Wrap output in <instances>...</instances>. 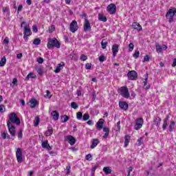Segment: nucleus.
Returning a JSON list of instances; mask_svg holds the SVG:
<instances>
[{
    "mask_svg": "<svg viewBox=\"0 0 176 176\" xmlns=\"http://www.w3.org/2000/svg\"><path fill=\"white\" fill-rule=\"evenodd\" d=\"M47 47L50 50L54 49V47L60 49V47H61V43H59L58 40L56 38H48Z\"/></svg>",
    "mask_w": 176,
    "mask_h": 176,
    "instance_id": "f257e3e1",
    "label": "nucleus"
},
{
    "mask_svg": "<svg viewBox=\"0 0 176 176\" xmlns=\"http://www.w3.org/2000/svg\"><path fill=\"white\" fill-rule=\"evenodd\" d=\"M8 116L9 120L7 121V123H10V124H16V126H20L21 121L20 120V118L17 117V114H16V113H11Z\"/></svg>",
    "mask_w": 176,
    "mask_h": 176,
    "instance_id": "f03ea898",
    "label": "nucleus"
},
{
    "mask_svg": "<svg viewBox=\"0 0 176 176\" xmlns=\"http://www.w3.org/2000/svg\"><path fill=\"white\" fill-rule=\"evenodd\" d=\"M118 91L124 98H130V92H129V88L127 87H121L118 89Z\"/></svg>",
    "mask_w": 176,
    "mask_h": 176,
    "instance_id": "7ed1b4c3",
    "label": "nucleus"
},
{
    "mask_svg": "<svg viewBox=\"0 0 176 176\" xmlns=\"http://www.w3.org/2000/svg\"><path fill=\"white\" fill-rule=\"evenodd\" d=\"M32 35V32H31V29L30 28V25H25L24 27L23 31V39L25 42L28 41V36H31Z\"/></svg>",
    "mask_w": 176,
    "mask_h": 176,
    "instance_id": "20e7f679",
    "label": "nucleus"
},
{
    "mask_svg": "<svg viewBox=\"0 0 176 176\" xmlns=\"http://www.w3.org/2000/svg\"><path fill=\"white\" fill-rule=\"evenodd\" d=\"M176 13V8H170L166 14V19H168L169 23H173L174 21V16Z\"/></svg>",
    "mask_w": 176,
    "mask_h": 176,
    "instance_id": "39448f33",
    "label": "nucleus"
},
{
    "mask_svg": "<svg viewBox=\"0 0 176 176\" xmlns=\"http://www.w3.org/2000/svg\"><path fill=\"white\" fill-rule=\"evenodd\" d=\"M7 126L10 135L16 137V126L13 124H10V122H7Z\"/></svg>",
    "mask_w": 176,
    "mask_h": 176,
    "instance_id": "423d86ee",
    "label": "nucleus"
},
{
    "mask_svg": "<svg viewBox=\"0 0 176 176\" xmlns=\"http://www.w3.org/2000/svg\"><path fill=\"white\" fill-rule=\"evenodd\" d=\"M168 47L166 45L162 46L158 43L155 44V50L158 54L163 53V50H167Z\"/></svg>",
    "mask_w": 176,
    "mask_h": 176,
    "instance_id": "0eeeda50",
    "label": "nucleus"
},
{
    "mask_svg": "<svg viewBox=\"0 0 176 176\" xmlns=\"http://www.w3.org/2000/svg\"><path fill=\"white\" fill-rule=\"evenodd\" d=\"M127 76L130 80H136L138 78V74H137V72L132 70L128 72Z\"/></svg>",
    "mask_w": 176,
    "mask_h": 176,
    "instance_id": "6e6552de",
    "label": "nucleus"
},
{
    "mask_svg": "<svg viewBox=\"0 0 176 176\" xmlns=\"http://www.w3.org/2000/svg\"><path fill=\"white\" fill-rule=\"evenodd\" d=\"M16 157L18 163H21V162H23V151L21 148L16 149Z\"/></svg>",
    "mask_w": 176,
    "mask_h": 176,
    "instance_id": "1a4fd4ad",
    "label": "nucleus"
},
{
    "mask_svg": "<svg viewBox=\"0 0 176 176\" xmlns=\"http://www.w3.org/2000/svg\"><path fill=\"white\" fill-rule=\"evenodd\" d=\"M65 141L69 142L70 145H75L76 143V139L72 135H66L64 137Z\"/></svg>",
    "mask_w": 176,
    "mask_h": 176,
    "instance_id": "9d476101",
    "label": "nucleus"
},
{
    "mask_svg": "<svg viewBox=\"0 0 176 176\" xmlns=\"http://www.w3.org/2000/svg\"><path fill=\"white\" fill-rule=\"evenodd\" d=\"M144 124V119L142 118H139L136 120L135 124V130H140Z\"/></svg>",
    "mask_w": 176,
    "mask_h": 176,
    "instance_id": "9b49d317",
    "label": "nucleus"
},
{
    "mask_svg": "<svg viewBox=\"0 0 176 176\" xmlns=\"http://www.w3.org/2000/svg\"><path fill=\"white\" fill-rule=\"evenodd\" d=\"M148 74H144V78L143 79L142 85L143 89L145 90H149L151 89V85H148Z\"/></svg>",
    "mask_w": 176,
    "mask_h": 176,
    "instance_id": "f8f14e48",
    "label": "nucleus"
},
{
    "mask_svg": "<svg viewBox=\"0 0 176 176\" xmlns=\"http://www.w3.org/2000/svg\"><path fill=\"white\" fill-rule=\"evenodd\" d=\"M107 10L110 14H115V13H116V6L113 3H111L107 6Z\"/></svg>",
    "mask_w": 176,
    "mask_h": 176,
    "instance_id": "ddd939ff",
    "label": "nucleus"
},
{
    "mask_svg": "<svg viewBox=\"0 0 176 176\" xmlns=\"http://www.w3.org/2000/svg\"><path fill=\"white\" fill-rule=\"evenodd\" d=\"M79 28V26H78V22L76 21H72V22L70 23V31L73 34Z\"/></svg>",
    "mask_w": 176,
    "mask_h": 176,
    "instance_id": "4468645a",
    "label": "nucleus"
},
{
    "mask_svg": "<svg viewBox=\"0 0 176 176\" xmlns=\"http://www.w3.org/2000/svg\"><path fill=\"white\" fill-rule=\"evenodd\" d=\"M104 122V119L100 118V119H99L98 122L96 124V127L97 130H98L99 131H100V130H102V129H104V127H103Z\"/></svg>",
    "mask_w": 176,
    "mask_h": 176,
    "instance_id": "2eb2a0df",
    "label": "nucleus"
},
{
    "mask_svg": "<svg viewBox=\"0 0 176 176\" xmlns=\"http://www.w3.org/2000/svg\"><path fill=\"white\" fill-rule=\"evenodd\" d=\"M153 124H155V126H156V127L157 129H159V127H160V123L162 122V118H160V117L159 116H156L153 118Z\"/></svg>",
    "mask_w": 176,
    "mask_h": 176,
    "instance_id": "dca6fc26",
    "label": "nucleus"
},
{
    "mask_svg": "<svg viewBox=\"0 0 176 176\" xmlns=\"http://www.w3.org/2000/svg\"><path fill=\"white\" fill-rule=\"evenodd\" d=\"M85 25H84V32H87V31H91V26L90 25V22L89 21L88 19H85Z\"/></svg>",
    "mask_w": 176,
    "mask_h": 176,
    "instance_id": "f3484780",
    "label": "nucleus"
},
{
    "mask_svg": "<svg viewBox=\"0 0 176 176\" xmlns=\"http://www.w3.org/2000/svg\"><path fill=\"white\" fill-rule=\"evenodd\" d=\"M119 107L123 111H127V109H129V104L126 102H119Z\"/></svg>",
    "mask_w": 176,
    "mask_h": 176,
    "instance_id": "a211bd4d",
    "label": "nucleus"
},
{
    "mask_svg": "<svg viewBox=\"0 0 176 176\" xmlns=\"http://www.w3.org/2000/svg\"><path fill=\"white\" fill-rule=\"evenodd\" d=\"M64 67H65V63H64V62H61L60 63L58 64L54 70L55 74H58V72H60V71H61Z\"/></svg>",
    "mask_w": 176,
    "mask_h": 176,
    "instance_id": "6ab92c4d",
    "label": "nucleus"
},
{
    "mask_svg": "<svg viewBox=\"0 0 176 176\" xmlns=\"http://www.w3.org/2000/svg\"><path fill=\"white\" fill-rule=\"evenodd\" d=\"M132 28H133V30H136V31H142V26H141V25H140L137 22H133L132 24Z\"/></svg>",
    "mask_w": 176,
    "mask_h": 176,
    "instance_id": "aec40b11",
    "label": "nucleus"
},
{
    "mask_svg": "<svg viewBox=\"0 0 176 176\" xmlns=\"http://www.w3.org/2000/svg\"><path fill=\"white\" fill-rule=\"evenodd\" d=\"M35 69L39 76H43V74H45V69H43V67L41 66H37L36 67H35Z\"/></svg>",
    "mask_w": 176,
    "mask_h": 176,
    "instance_id": "412c9836",
    "label": "nucleus"
},
{
    "mask_svg": "<svg viewBox=\"0 0 176 176\" xmlns=\"http://www.w3.org/2000/svg\"><path fill=\"white\" fill-rule=\"evenodd\" d=\"M119 52V45L114 44L112 47V52L113 57H116V53Z\"/></svg>",
    "mask_w": 176,
    "mask_h": 176,
    "instance_id": "4be33fe9",
    "label": "nucleus"
},
{
    "mask_svg": "<svg viewBox=\"0 0 176 176\" xmlns=\"http://www.w3.org/2000/svg\"><path fill=\"white\" fill-rule=\"evenodd\" d=\"M52 134H53V127H52V126L50 125L47 126V129L45 133V135L46 137H50Z\"/></svg>",
    "mask_w": 176,
    "mask_h": 176,
    "instance_id": "5701e85b",
    "label": "nucleus"
},
{
    "mask_svg": "<svg viewBox=\"0 0 176 176\" xmlns=\"http://www.w3.org/2000/svg\"><path fill=\"white\" fill-rule=\"evenodd\" d=\"M102 129H103V131L104 133V134L103 135V138L104 140H107L108 138V136L109 135V128H108L107 126H104Z\"/></svg>",
    "mask_w": 176,
    "mask_h": 176,
    "instance_id": "b1692460",
    "label": "nucleus"
},
{
    "mask_svg": "<svg viewBox=\"0 0 176 176\" xmlns=\"http://www.w3.org/2000/svg\"><path fill=\"white\" fill-rule=\"evenodd\" d=\"M51 115L54 120H58V118H60V113H58L57 111H52Z\"/></svg>",
    "mask_w": 176,
    "mask_h": 176,
    "instance_id": "393cba45",
    "label": "nucleus"
},
{
    "mask_svg": "<svg viewBox=\"0 0 176 176\" xmlns=\"http://www.w3.org/2000/svg\"><path fill=\"white\" fill-rule=\"evenodd\" d=\"M100 144V140L98 139H94L92 144L91 145V149H94Z\"/></svg>",
    "mask_w": 176,
    "mask_h": 176,
    "instance_id": "a878e982",
    "label": "nucleus"
},
{
    "mask_svg": "<svg viewBox=\"0 0 176 176\" xmlns=\"http://www.w3.org/2000/svg\"><path fill=\"white\" fill-rule=\"evenodd\" d=\"M130 135H126L124 137V147L129 146V144L130 143Z\"/></svg>",
    "mask_w": 176,
    "mask_h": 176,
    "instance_id": "bb28decb",
    "label": "nucleus"
},
{
    "mask_svg": "<svg viewBox=\"0 0 176 176\" xmlns=\"http://www.w3.org/2000/svg\"><path fill=\"white\" fill-rule=\"evenodd\" d=\"M98 20L100 21H103V23H107V16H104L102 14H98Z\"/></svg>",
    "mask_w": 176,
    "mask_h": 176,
    "instance_id": "cd10ccee",
    "label": "nucleus"
},
{
    "mask_svg": "<svg viewBox=\"0 0 176 176\" xmlns=\"http://www.w3.org/2000/svg\"><path fill=\"white\" fill-rule=\"evenodd\" d=\"M30 108H35V107H36V104H38V101H36V99L30 100Z\"/></svg>",
    "mask_w": 176,
    "mask_h": 176,
    "instance_id": "c85d7f7f",
    "label": "nucleus"
},
{
    "mask_svg": "<svg viewBox=\"0 0 176 176\" xmlns=\"http://www.w3.org/2000/svg\"><path fill=\"white\" fill-rule=\"evenodd\" d=\"M103 171H104V173H105V174L107 175H108V174H111L112 173V170H111V168H109V167H108V166L104 167Z\"/></svg>",
    "mask_w": 176,
    "mask_h": 176,
    "instance_id": "c756f323",
    "label": "nucleus"
},
{
    "mask_svg": "<svg viewBox=\"0 0 176 176\" xmlns=\"http://www.w3.org/2000/svg\"><path fill=\"white\" fill-rule=\"evenodd\" d=\"M32 78V79H35L36 78V76H35L33 73H30L25 78V80H30V78Z\"/></svg>",
    "mask_w": 176,
    "mask_h": 176,
    "instance_id": "7c9ffc66",
    "label": "nucleus"
},
{
    "mask_svg": "<svg viewBox=\"0 0 176 176\" xmlns=\"http://www.w3.org/2000/svg\"><path fill=\"white\" fill-rule=\"evenodd\" d=\"M108 45V42L105 39L102 40L101 46L103 49H107V46Z\"/></svg>",
    "mask_w": 176,
    "mask_h": 176,
    "instance_id": "2f4dec72",
    "label": "nucleus"
},
{
    "mask_svg": "<svg viewBox=\"0 0 176 176\" xmlns=\"http://www.w3.org/2000/svg\"><path fill=\"white\" fill-rule=\"evenodd\" d=\"M5 64H6V57L3 56L0 60V67H5Z\"/></svg>",
    "mask_w": 176,
    "mask_h": 176,
    "instance_id": "473e14b6",
    "label": "nucleus"
},
{
    "mask_svg": "<svg viewBox=\"0 0 176 176\" xmlns=\"http://www.w3.org/2000/svg\"><path fill=\"white\" fill-rule=\"evenodd\" d=\"M175 126V122L171 121L170 124L169 125V131L171 133L173 130H174V127Z\"/></svg>",
    "mask_w": 176,
    "mask_h": 176,
    "instance_id": "72a5a7b5",
    "label": "nucleus"
},
{
    "mask_svg": "<svg viewBox=\"0 0 176 176\" xmlns=\"http://www.w3.org/2000/svg\"><path fill=\"white\" fill-rule=\"evenodd\" d=\"M137 145L138 146H141L142 144H144V138L140 137L138 140H137Z\"/></svg>",
    "mask_w": 176,
    "mask_h": 176,
    "instance_id": "f704fd0d",
    "label": "nucleus"
},
{
    "mask_svg": "<svg viewBox=\"0 0 176 176\" xmlns=\"http://www.w3.org/2000/svg\"><path fill=\"white\" fill-rule=\"evenodd\" d=\"M70 106L72 108H73V109H78V108H79V106L75 102H72Z\"/></svg>",
    "mask_w": 176,
    "mask_h": 176,
    "instance_id": "c9c22d12",
    "label": "nucleus"
},
{
    "mask_svg": "<svg viewBox=\"0 0 176 176\" xmlns=\"http://www.w3.org/2000/svg\"><path fill=\"white\" fill-rule=\"evenodd\" d=\"M98 168V164L94 166L91 169V175L94 176V173H96V170Z\"/></svg>",
    "mask_w": 176,
    "mask_h": 176,
    "instance_id": "e433bc0d",
    "label": "nucleus"
},
{
    "mask_svg": "<svg viewBox=\"0 0 176 176\" xmlns=\"http://www.w3.org/2000/svg\"><path fill=\"white\" fill-rule=\"evenodd\" d=\"M39 122H41V118H39V117H36L34 121L35 127L39 124Z\"/></svg>",
    "mask_w": 176,
    "mask_h": 176,
    "instance_id": "4c0bfd02",
    "label": "nucleus"
},
{
    "mask_svg": "<svg viewBox=\"0 0 176 176\" xmlns=\"http://www.w3.org/2000/svg\"><path fill=\"white\" fill-rule=\"evenodd\" d=\"M48 30L50 34H52V32H54V31L56 30V27L54 26V25H52L51 26L49 27Z\"/></svg>",
    "mask_w": 176,
    "mask_h": 176,
    "instance_id": "58836bf2",
    "label": "nucleus"
},
{
    "mask_svg": "<svg viewBox=\"0 0 176 176\" xmlns=\"http://www.w3.org/2000/svg\"><path fill=\"white\" fill-rule=\"evenodd\" d=\"M89 119H90V116L89 113H85L82 116V120L86 121L89 120Z\"/></svg>",
    "mask_w": 176,
    "mask_h": 176,
    "instance_id": "ea45409f",
    "label": "nucleus"
},
{
    "mask_svg": "<svg viewBox=\"0 0 176 176\" xmlns=\"http://www.w3.org/2000/svg\"><path fill=\"white\" fill-rule=\"evenodd\" d=\"M83 118V113L82 112L79 111L77 113V119L78 120H82V118Z\"/></svg>",
    "mask_w": 176,
    "mask_h": 176,
    "instance_id": "a19ab883",
    "label": "nucleus"
},
{
    "mask_svg": "<svg viewBox=\"0 0 176 176\" xmlns=\"http://www.w3.org/2000/svg\"><path fill=\"white\" fill-rule=\"evenodd\" d=\"M70 173H71V166L69 165L66 166V172H65L66 175H69Z\"/></svg>",
    "mask_w": 176,
    "mask_h": 176,
    "instance_id": "79ce46f5",
    "label": "nucleus"
},
{
    "mask_svg": "<svg viewBox=\"0 0 176 176\" xmlns=\"http://www.w3.org/2000/svg\"><path fill=\"white\" fill-rule=\"evenodd\" d=\"M6 111V108L5 107V105L3 104H0V112L1 113H3Z\"/></svg>",
    "mask_w": 176,
    "mask_h": 176,
    "instance_id": "37998d69",
    "label": "nucleus"
},
{
    "mask_svg": "<svg viewBox=\"0 0 176 176\" xmlns=\"http://www.w3.org/2000/svg\"><path fill=\"white\" fill-rule=\"evenodd\" d=\"M48 144H49V142H47V140H45L44 142H42L41 146L42 148H46Z\"/></svg>",
    "mask_w": 176,
    "mask_h": 176,
    "instance_id": "c03bdc74",
    "label": "nucleus"
},
{
    "mask_svg": "<svg viewBox=\"0 0 176 176\" xmlns=\"http://www.w3.org/2000/svg\"><path fill=\"white\" fill-rule=\"evenodd\" d=\"M33 43L36 45H41V39L39 38H34Z\"/></svg>",
    "mask_w": 176,
    "mask_h": 176,
    "instance_id": "a18cd8bd",
    "label": "nucleus"
},
{
    "mask_svg": "<svg viewBox=\"0 0 176 176\" xmlns=\"http://www.w3.org/2000/svg\"><path fill=\"white\" fill-rule=\"evenodd\" d=\"M86 160H88V162H91L93 160V157L91 156V154H88L85 157Z\"/></svg>",
    "mask_w": 176,
    "mask_h": 176,
    "instance_id": "49530a36",
    "label": "nucleus"
},
{
    "mask_svg": "<svg viewBox=\"0 0 176 176\" xmlns=\"http://www.w3.org/2000/svg\"><path fill=\"white\" fill-rule=\"evenodd\" d=\"M105 60H107V58H105V56L101 55L100 56H99V61H100V63H104Z\"/></svg>",
    "mask_w": 176,
    "mask_h": 176,
    "instance_id": "de8ad7c7",
    "label": "nucleus"
},
{
    "mask_svg": "<svg viewBox=\"0 0 176 176\" xmlns=\"http://www.w3.org/2000/svg\"><path fill=\"white\" fill-rule=\"evenodd\" d=\"M132 50H134V44L131 43L129 45V52H131Z\"/></svg>",
    "mask_w": 176,
    "mask_h": 176,
    "instance_id": "09e8293b",
    "label": "nucleus"
},
{
    "mask_svg": "<svg viewBox=\"0 0 176 176\" xmlns=\"http://www.w3.org/2000/svg\"><path fill=\"white\" fill-rule=\"evenodd\" d=\"M18 138L20 139L23 138V129H19L18 132Z\"/></svg>",
    "mask_w": 176,
    "mask_h": 176,
    "instance_id": "8fccbe9b",
    "label": "nucleus"
},
{
    "mask_svg": "<svg viewBox=\"0 0 176 176\" xmlns=\"http://www.w3.org/2000/svg\"><path fill=\"white\" fill-rule=\"evenodd\" d=\"M80 60L81 61H86V60H87V56L85 55V54H82L80 56Z\"/></svg>",
    "mask_w": 176,
    "mask_h": 176,
    "instance_id": "3c124183",
    "label": "nucleus"
},
{
    "mask_svg": "<svg viewBox=\"0 0 176 176\" xmlns=\"http://www.w3.org/2000/svg\"><path fill=\"white\" fill-rule=\"evenodd\" d=\"M43 61L44 60H43V58L42 57H38L37 58V63H38V64H43Z\"/></svg>",
    "mask_w": 176,
    "mask_h": 176,
    "instance_id": "603ef678",
    "label": "nucleus"
},
{
    "mask_svg": "<svg viewBox=\"0 0 176 176\" xmlns=\"http://www.w3.org/2000/svg\"><path fill=\"white\" fill-rule=\"evenodd\" d=\"M133 57L138 58V57H140V51H135L133 54Z\"/></svg>",
    "mask_w": 176,
    "mask_h": 176,
    "instance_id": "864d4df0",
    "label": "nucleus"
},
{
    "mask_svg": "<svg viewBox=\"0 0 176 176\" xmlns=\"http://www.w3.org/2000/svg\"><path fill=\"white\" fill-rule=\"evenodd\" d=\"M150 58H151V57H149V55H146L144 57L143 63H145V61H146V62L149 61Z\"/></svg>",
    "mask_w": 176,
    "mask_h": 176,
    "instance_id": "5fc2aeb1",
    "label": "nucleus"
},
{
    "mask_svg": "<svg viewBox=\"0 0 176 176\" xmlns=\"http://www.w3.org/2000/svg\"><path fill=\"white\" fill-rule=\"evenodd\" d=\"M162 129L163 130H166V129H167V121H165L164 120L162 125Z\"/></svg>",
    "mask_w": 176,
    "mask_h": 176,
    "instance_id": "6e6d98bb",
    "label": "nucleus"
},
{
    "mask_svg": "<svg viewBox=\"0 0 176 176\" xmlns=\"http://www.w3.org/2000/svg\"><path fill=\"white\" fill-rule=\"evenodd\" d=\"M46 95L45 96V97H47L48 98H52V95H50V91L47 90L46 91Z\"/></svg>",
    "mask_w": 176,
    "mask_h": 176,
    "instance_id": "4d7b16f0",
    "label": "nucleus"
},
{
    "mask_svg": "<svg viewBox=\"0 0 176 176\" xmlns=\"http://www.w3.org/2000/svg\"><path fill=\"white\" fill-rule=\"evenodd\" d=\"M85 68H86V69H91V63L85 64Z\"/></svg>",
    "mask_w": 176,
    "mask_h": 176,
    "instance_id": "13d9d810",
    "label": "nucleus"
},
{
    "mask_svg": "<svg viewBox=\"0 0 176 176\" xmlns=\"http://www.w3.org/2000/svg\"><path fill=\"white\" fill-rule=\"evenodd\" d=\"M32 31L33 32H35V33L38 32V28H36V25H34L32 26Z\"/></svg>",
    "mask_w": 176,
    "mask_h": 176,
    "instance_id": "bf43d9fd",
    "label": "nucleus"
},
{
    "mask_svg": "<svg viewBox=\"0 0 176 176\" xmlns=\"http://www.w3.org/2000/svg\"><path fill=\"white\" fill-rule=\"evenodd\" d=\"M68 120H69V117L67 116H64L63 123L68 122Z\"/></svg>",
    "mask_w": 176,
    "mask_h": 176,
    "instance_id": "052dcab7",
    "label": "nucleus"
},
{
    "mask_svg": "<svg viewBox=\"0 0 176 176\" xmlns=\"http://www.w3.org/2000/svg\"><path fill=\"white\" fill-rule=\"evenodd\" d=\"M119 130H120V121H118L117 122V126H116V131H119Z\"/></svg>",
    "mask_w": 176,
    "mask_h": 176,
    "instance_id": "680f3d73",
    "label": "nucleus"
},
{
    "mask_svg": "<svg viewBox=\"0 0 176 176\" xmlns=\"http://www.w3.org/2000/svg\"><path fill=\"white\" fill-rule=\"evenodd\" d=\"M3 12L4 13L8 12H9V8H8V7H3Z\"/></svg>",
    "mask_w": 176,
    "mask_h": 176,
    "instance_id": "e2e57ef3",
    "label": "nucleus"
},
{
    "mask_svg": "<svg viewBox=\"0 0 176 176\" xmlns=\"http://www.w3.org/2000/svg\"><path fill=\"white\" fill-rule=\"evenodd\" d=\"M21 10H23V5L21 4V5L19 6L18 9H17L18 13L19 12H21Z\"/></svg>",
    "mask_w": 176,
    "mask_h": 176,
    "instance_id": "0e129e2a",
    "label": "nucleus"
},
{
    "mask_svg": "<svg viewBox=\"0 0 176 176\" xmlns=\"http://www.w3.org/2000/svg\"><path fill=\"white\" fill-rule=\"evenodd\" d=\"M3 43L8 45V43H9V38L6 37L5 39L3 40Z\"/></svg>",
    "mask_w": 176,
    "mask_h": 176,
    "instance_id": "69168bd1",
    "label": "nucleus"
},
{
    "mask_svg": "<svg viewBox=\"0 0 176 176\" xmlns=\"http://www.w3.org/2000/svg\"><path fill=\"white\" fill-rule=\"evenodd\" d=\"M131 171H133V166H130V167L129 168L128 176H131V175H130V173H131Z\"/></svg>",
    "mask_w": 176,
    "mask_h": 176,
    "instance_id": "338daca9",
    "label": "nucleus"
},
{
    "mask_svg": "<svg viewBox=\"0 0 176 176\" xmlns=\"http://www.w3.org/2000/svg\"><path fill=\"white\" fill-rule=\"evenodd\" d=\"M172 67H176V58L173 59V63L172 64Z\"/></svg>",
    "mask_w": 176,
    "mask_h": 176,
    "instance_id": "774afa93",
    "label": "nucleus"
}]
</instances>
